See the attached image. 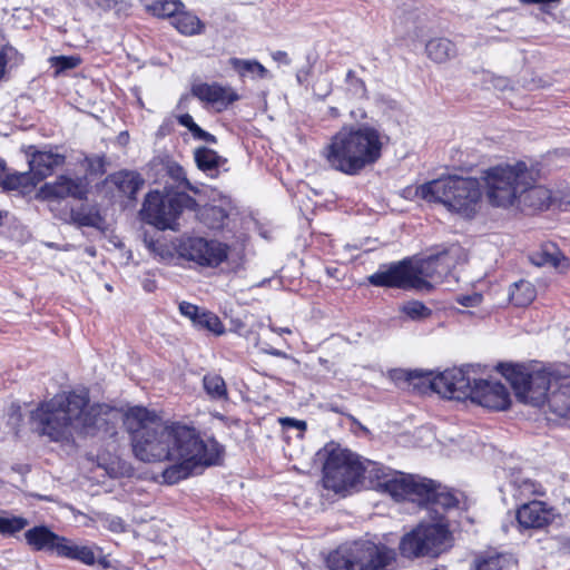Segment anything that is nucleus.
<instances>
[{
	"instance_id": "obj_1",
	"label": "nucleus",
	"mask_w": 570,
	"mask_h": 570,
	"mask_svg": "<svg viewBox=\"0 0 570 570\" xmlns=\"http://www.w3.org/2000/svg\"><path fill=\"white\" fill-rule=\"evenodd\" d=\"M88 404L85 391L56 394L30 412V429L39 436L61 443L72 441L76 433L94 434L107 426L111 409L106 404Z\"/></svg>"
},
{
	"instance_id": "obj_2",
	"label": "nucleus",
	"mask_w": 570,
	"mask_h": 570,
	"mask_svg": "<svg viewBox=\"0 0 570 570\" xmlns=\"http://www.w3.org/2000/svg\"><path fill=\"white\" fill-rule=\"evenodd\" d=\"M124 424L130 434L135 456L142 462H161L168 456L178 455V449L185 450L195 444L199 433L179 423L167 424L146 407L129 409Z\"/></svg>"
},
{
	"instance_id": "obj_3",
	"label": "nucleus",
	"mask_w": 570,
	"mask_h": 570,
	"mask_svg": "<svg viewBox=\"0 0 570 570\" xmlns=\"http://www.w3.org/2000/svg\"><path fill=\"white\" fill-rule=\"evenodd\" d=\"M472 365L453 367L432 376V373H424L421 370L411 372H397L394 377L401 376L407 382L415 379L428 382L431 390L443 397L454 400L470 399L483 407L503 411L510 405V394L507 387L500 382L489 380H476L471 376Z\"/></svg>"
},
{
	"instance_id": "obj_4",
	"label": "nucleus",
	"mask_w": 570,
	"mask_h": 570,
	"mask_svg": "<svg viewBox=\"0 0 570 570\" xmlns=\"http://www.w3.org/2000/svg\"><path fill=\"white\" fill-rule=\"evenodd\" d=\"M382 132L367 124L343 126L323 148L328 167L347 176H357L382 157Z\"/></svg>"
},
{
	"instance_id": "obj_5",
	"label": "nucleus",
	"mask_w": 570,
	"mask_h": 570,
	"mask_svg": "<svg viewBox=\"0 0 570 570\" xmlns=\"http://www.w3.org/2000/svg\"><path fill=\"white\" fill-rule=\"evenodd\" d=\"M323 453V485L336 494L346 495L352 490H357L362 479H368L374 489L387 493L383 483L390 473H397L377 462L366 461L363 464L357 455L333 443L327 444Z\"/></svg>"
},
{
	"instance_id": "obj_6",
	"label": "nucleus",
	"mask_w": 570,
	"mask_h": 570,
	"mask_svg": "<svg viewBox=\"0 0 570 570\" xmlns=\"http://www.w3.org/2000/svg\"><path fill=\"white\" fill-rule=\"evenodd\" d=\"M383 485L395 501L406 500L429 509L435 514L433 520H439L440 517L445 520L439 509L445 512L459 505L458 497L448 487L420 475L397 471L390 473Z\"/></svg>"
},
{
	"instance_id": "obj_7",
	"label": "nucleus",
	"mask_w": 570,
	"mask_h": 570,
	"mask_svg": "<svg viewBox=\"0 0 570 570\" xmlns=\"http://www.w3.org/2000/svg\"><path fill=\"white\" fill-rule=\"evenodd\" d=\"M416 194L469 219L476 215L482 199L481 184L476 178L455 175L428 181L417 187Z\"/></svg>"
},
{
	"instance_id": "obj_8",
	"label": "nucleus",
	"mask_w": 570,
	"mask_h": 570,
	"mask_svg": "<svg viewBox=\"0 0 570 570\" xmlns=\"http://www.w3.org/2000/svg\"><path fill=\"white\" fill-rule=\"evenodd\" d=\"M394 561V550L385 544L356 540L332 551L326 564L331 570H387Z\"/></svg>"
},
{
	"instance_id": "obj_9",
	"label": "nucleus",
	"mask_w": 570,
	"mask_h": 570,
	"mask_svg": "<svg viewBox=\"0 0 570 570\" xmlns=\"http://www.w3.org/2000/svg\"><path fill=\"white\" fill-rule=\"evenodd\" d=\"M487 197L492 206L507 208L517 202L522 186L533 183V175L522 161L495 166L484 171Z\"/></svg>"
},
{
	"instance_id": "obj_10",
	"label": "nucleus",
	"mask_w": 570,
	"mask_h": 570,
	"mask_svg": "<svg viewBox=\"0 0 570 570\" xmlns=\"http://www.w3.org/2000/svg\"><path fill=\"white\" fill-rule=\"evenodd\" d=\"M167 189V187H165ZM197 202L185 191L166 190L163 195L155 190L147 194L142 209V219L158 229H176L177 219L185 210L196 212Z\"/></svg>"
},
{
	"instance_id": "obj_11",
	"label": "nucleus",
	"mask_w": 570,
	"mask_h": 570,
	"mask_svg": "<svg viewBox=\"0 0 570 570\" xmlns=\"http://www.w3.org/2000/svg\"><path fill=\"white\" fill-rule=\"evenodd\" d=\"M434 523H421L400 542L401 554L405 558L438 557L449 547L451 533L441 517Z\"/></svg>"
},
{
	"instance_id": "obj_12",
	"label": "nucleus",
	"mask_w": 570,
	"mask_h": 570,
	"mask_svg": "<svg viewBox=\"0 0 570 570\" xmlns=\"http://www.w3.org/2000/svg\"><path fill=\"white\" fill-rule=\"evenodd\" d=\"M178 455L165 459V461L174 462L163 472V478L168 484H175L188 478L197 466L216 464L219 458L217 442H205L200 435L195 438L194 445H188L186 450L183 448L181 451L178 449Z\"/></svg>"
},
{
	"instance_id": "obj_13",
	"label": "nucleus",
	"mask_w": 570,
	"mask_h": 570,
	"mask_svg": "<svg viewBox=\"0 0 570 570\" xmlns=\"http://www.w3.org/2000/svg\"><path fill=\"white\" fill-rule=\"evenodd\" d=\"M175 248L179 257L200 266L216 267L228 256L226 245L204 237H181Z\"/></svg>"
},
{
	"instance_id": "obj_14",
	"label": "nucleus",
	"mask_w": 570,
	"mask_h": 570,
	"mask_svg": "<svg viewBox=\"0 0 570 570\" xmlns=\"http://www.w3.org/2000/svg\"><path fill=\"white\" fill-rule=\"evenodd\" d=\"M367 282L376 287L416 291L417 287L425 285L415 276L413 262L410 258L381 265L377 272L367 277Z\"/></svg>"
},
{
	"instance_id": "obj_15",
	"label": "nucleus",
	"mask_w": 570,
	"mask_h": 570,
	"mask_svg": "<svg viewBox=\"0 0 570 570\" xmlns=\"http://www.w3.org/2000/svg\"><path fill=\"white\" fill-rule=\"evenodd\" d=\"M529 399L528 403L533 406H542L548 402L551 406L557 407L559 402H563L561 409H556L560 413L570 410V385H561L560 389L552 394L550 390V375L546 371L532 372L529 380Z\"/></svg>"
},
{
	"instance_id": "obj_16",
	"label": "nucleus",
	"mask_w": 570,
	"mask_h": 570,
	"mask_svg": "<svg viewBox=\"0 0 570 570\" xmlns=\"http://www.w3.org/2000/svg\"><path fill=\"white\" fill-rule=\"evenodd\" d=\"M88 188L85 178L59 176L53 183H47L40 188L43 199H65L72 197L82 200L87 197Z\"/></svg>"
},
{
	"instance_id": "obj_17",
	"label": "nucleus",
	"mask_w": 570,
	"mask_h": 570,
	"mask_svg": "<svg viewBox=\"0 0 570 570\" xmlns=\"http://www.w3.org/2000/svg\"><path fill=\"white\" fill-rule=\"evenodd\" d=\"M515 517L521 529H543L553 521L554 513L547 503L533 500L522 504L517 510Z\"/></svg>"
},
{
	"instance_id": "obj_18",
	"label": "nucleus",
	"mask_w": 570,
	"mask_h": 570,
	"mask_svg": "<svg viewBox=\"0 0 570 570\" xmlns=\"http://www.w3.org/2000/svg\"><path fill=\"white\" fill-rule=\"evenodd\" d=\"M191 94L200 101L210 104L218 111L226 109L229 105L239 99L238 94L230 87H224L216 82H202L191 87Z\"/></svg>"
},
{
	"instance_id": "obj_19",
	"label": "nucleus",
	"mask_w": 570,
	"mask_h": 570,
	"mask_svg": "<svg viewBox=\"0 0 570 570\" xmlns=\"http://www.w3.org/2000/svg\"><path fill=\"white\" fill-rule=\"evenodd\" d=\"M233 209L232 200L227 197H223L219 205L207 204L199 209L196 208L199 222L214 230L227 226Z\"/></svg>"
},
{
	"instance_id": "obj_20",
	"label": "nucleus",
	"mask_w": 570,
	"mask_h": 570,
	"mask_svg": "<svg viewBox=\"0 0 570 570\" xmlns=\"http://www.w3.org/2000/svg\"><path fill=\"white\" fill-rule=\"evenodd\" d=\"M24 539L36 551L52 552L59 556V547L63 546L66 538L56 534L46 525H37L24 532Z\"/></svg>"
},
{
	"instance_id": "obj_21",
	"label": "nucleus",
	"mask_w": 570,
	"mask_h": 570,
	"mask_svg": "<svg viewBox=\"0 0 570 570\" xmlns=\"http://www.w3.org/2000/svg\"><path fill=\"white\" fill-rule=\"evenodd\" d=\"M518 204L531 212L544 210L550 207L551 190L544 186H532V183L522 186L517 197Z\"/></svg>"
},
{
	"instance_id": "obj_22",
	"label": "nucleus",
	"mask_w": 570,
	"mask_h": 570,
	"mask_svg": "<svg viewBox=\"0 0 570 570\" xmlns=\"http://www.w3.org/2000/svg\"><path fill=\"white\" fill-rule=\"evenodd\" d=\"M63 163V155L52 151H37L29 161L30 174L38 184L50 176L55 168L62 166Z\"/></svg>"
},
{
	"instance_id": "obj_23",
	"label": "nucleus",
	"mask_w": 570,
	"mask_h": 570,
	"mask_svg": "<svg viewBox=\"0 0 570 570\" xmlns=\"http://www.w3.org/2000/svg\"><path fill=\"white\" fill-rule=\"evenodd\" d=\"M498 370L511 384L515 396L524 403H528L529 399V380L531 373L527 372L523 366L501 363L498 365Z\"/></svg>"
},
{
	"instance_id": "obj_24",
	"label": "nucleus",
	"mask_w": 570,
	"mask_h": 570,
	"mask_svg": "<svg viewBox=\"0 0 570 570\" xmlns=\"http://www.w3.org/2000/svg\"><path fill=\"white\" fill-rule=\"evenodd\" d=\"M439 245L435 246L432 252L423 259L417 263H413V271L415 272V276L423 282L425 285L422 287H417V291L421 292H430L432 289V284L428 281L440 282L444 275H439Z\"/></svg>"
},
{
	"instance_id": "obj_25",
	"label": "nucleus",
	"mask_w": 570,
	"mask_h": 570,
	"mask_svg": "<svg viewBox=\"0 0 570 570\" xmlns=\"http://www.w3.org/2000/svg\"><path fill=\"white\" fill-rule=\"evenodd\" d=\"M530 261L535 266H551L561 272L570 266L568 257L554 244H547L530 255Z\"/></svg>"
},
{
	"instance_id": "obj_26",
	"label": "nucleus",
	"mask_w": 570,
	"mask_h": 570,
	"mask_svg": "<svg viewBox=\"0 0 570 570\" xmlns=\"http://www.w3.org/2000/svg\"><path fill=\"white\" fill-rule=\"evenodd\" d=\"M194 160L197 168L210 178H216L219 175L220 167L227 163L226 158L205 146L195 149Z\"/></svg>"
},
{
	"instance_id": "obj_27",
	"label": "nucleus",
	"mask_w": 570,
	"mask_h": 570,
	"mask_svg": "<svg viewBox=\"0 0 570 570\" xmlns=\"http://www.w3.org/2000/svg\"><path fill=\"white\" fill-rule=\"evenodd\" d=\"M109 181L129 199L135 200L137 193L142 188L145 180L140 174L131 170H121L109 176Z\"/></svg>"
},
{
	"instance_id": "obj_28",
	"label": "nucleus",
	"mask_w": 570,
	"mask_h": 570,
	"mask_svg": "<svg viewBox=\"0 0 570 570\" xmlns=\"http://www.w3.org/2000/svg\"><path fill=\"white\" fill-rule=\"evenodd\" d=\"M466 255L459 244L439 245V275H446L461 262H464Z\"/></svg>"
},
{
	"instance_id": "obj_29",
	"label": "nucleus",
	"mask_w": 570,
	"mask_h": 570,
	"mask_svg": "<svg viewBox=\"0 0 570 570\" xmlns=\"http://www.w3.org/2000/svg\"><path fill=\"white\" fill-rule=\"evenodd\" d=\"M59 557L78 560L88 566L95 564L96 561L102 563L104 567L107 566V563L102 561V557H96L95 550L91 547L73 544L68 539H65L63 546L59 547Z\"/></svg>"
},
{
	"instance_id": "obj_30",
	"label": "nucleus",
	"mask_w": 570,
	"mask_h": 570,
	"mask_svg": "<svg viewBox=\"0 0 570 570\" xmlns=\"http://www.w3.org/2000/svg\"><path fill=\"white\" fill-rule=\"evenodd\" d=\"M428 57L434 62L442 63L455 57V45L448 38H433L425 45Z\"/></svg>"
},
{
	"instance_id": "obj_31",
	"label": "nucleus",
	"mask_w": 570,
	"mask_h": 570,
	"mask_svg": "<svg viewBox=\"0 0 570 570\" xmlns=\"http://www.w3.org/2000/svg\"><path fill=\"white\" fill-rule=\"evenodd\" d=\"M537 296L533 284L525 279L513 283L510 287L509 297L515 306H528Z\"/></svg>"
},
{
	"instance_id": "obj_32",
	"label": "nucleus",
	"mask_w": 570,
	"mask_h": 570,
	"mask_svg": "<svg viewBox=\"0 0 570 570\" xmlns=\"http://www.w3.org/2000/svg\"><path fill=\"white\" fill-rule=\"evenodd\" d=\"M146 10L158 18H174L184 3L180 0H142Z\"/></svg>"
},
{
	"instance_id": "obj_33",
	"label": "nucleus",
	"mask_w": 570,
	"mask_h": 570,
	"mask_svg": "<svg viewBox=\"0 0 570 570\" xmlns=\"http://www.w3.org/2000/svg\"><path fill=\"white\" fill-rule=\"evenodd\" d=\"M173 24L181 35L185 36L198 35L204 29V23L197 16L183 11V9H180L173 18Z\"/></svg>"
},
{
	"instance_id": "obj_34",
	"label": "nucleus",
	"mask_w": 570,
	"mask_h": 570,
	"mask_svg": "<svg viewBox=\"0 0 570 570\" xmlns=\"http://www.w3.org/2000/svg\"><path fill=\"white\" fill-rule=\"evenodd\" d=\"M203 387L207 396L213 401H227L228 392L224 379L216 373L205 374Z\"/></svg>"
},
{
	"instance_id": "obj_35",
	"label": "nucleus",
	"mask_w": 570,
	"mask_h": 570,
	"mask_svg": "<svg viewBox=\"0 0 570 570\" xmlns=\"http://www.w3.org/2000/svg\"><path fill=\"white\" fill-rule=\"evenodd\" d=\"M229 63L240 77L253 76L263 79L268 75V70L256 60L232 58Z\"/></svg>"
},
{
	"instance_id": "obj_36",
	"label": "nucleus",
	"mask_w": 570,
	"mask_h": 570,
	"mask_svg": "<svg viewBox=\"0 0 570 570\" xmlns=\"http://www.w3.org/2000/svg\"><path fill=\"white\" fill-rule=\"evenodd\" d=\"M37 181L33 180L30 173H7L3 181L1 183V187L8 190L16 189H28L35 187Z\"/></svg>"
},
{
	"instance_id": "obj_37",
	"label": "nucleus",
	"mask_w": 570,
	"mask_h": 570,
	"mask_svg": "<svg viewBox=\"0 0 570 570\" xmlns=\"http://www.w3.org/2000/svg\"><path fill=\"white\" fill-rule=\"evenodd\" d=\"M195 326L199 330H207L216 335H222L225 332V326L220 318L215 313L206 309L202 311Z\"/></svg>"
},
{
	"instance_id": "obj_38",
	"label": "nucleus",
	"mask_w": 570,
	"mask_h": 570,
	"mask_svg": "<svg viewBox=\"0 0 570 570\" xmlns=\"http://www.w3.org/2000/svg\"><path fill=\"white\" fill-rule=\"evenodd\" d=\"M166 174L169 178H171L175 183L178 184V187L184 186L186 189L197 193L198 189L193 186L187 179L186 171L176 161H167L165 165Z\"/></svg>"
},
{
	"instance_id": "obj_39",
	"label": "nucleus",
	"mask_w": 570,
	"mask_h": 570,
	"mask_svg": "<svg viewBox=\"0 0 570 570\" xmlns=\"http://www.w3.org/2000/svg\"><path fill=\"white\" fill-rule=\"evenodd\" d=\"M401 312L413 321H421L431 316L432 311L420 301H409L401 307Z\"/></svg>"
},
{
	"instance_id": "obj_40",
	"label": "nucleus",
	"mask_w": 570,
	"mask_h": 570,
	"mask_svg": "<svg viewBox=\"0 0 570 570\" xmlns=\"http://www.w3.org/2000/svg\"><path fill=\"white\" fill-rule=\"evenodd\" d=\"M28 524L29 521L22 517H0V533L6 537H11L23 530Z\"/></svg>"
},
{
	"instance_id": "obj_41",
	"label": "nucleus",
	"mask_w": 570,
	"mask_h": 570,
	"mask_svg": "<svg viewBox=\"0 0 570 570\" xmlns=\"http://www.w3.org/2000/svg\"><path fill=\"white\" fill-rule=\"evenodd\" d=\"M508 559L503 554L493 553L475 561L474 570H503Z\"/></svg>"
},
{
	"instance_id": "obj_42",
	"label": "nucleus",
	"mask_w": 570,
	"mask_h": 570,
	"mask_svg": "<svg viewBox=\"0 0 570 570\" xmlns=\"http://www.w3.org/2000/svg\"><path fill=\"white\" fill-rule=\"evenodd\" d=\"M51 67L56 69V73L75 69L81 62L78 56H55L49 59Z\"/></svg>"
},
{
	"instance_id": "obj_43",
	"label": "nucleus",
	"mask_w": 570,
	"mask_h": 570,
	"mask_svg": "<svg viewBox=\"0 0 570 570\" xmlns=\"http://www.w3.org/2000/svg\"><path fill=\"white\" fill-rule=\"evenodd\" d=\"M346 88L353 98L362 99L366 98V87L361 78L355 76L353 70H348L346 73Z\"/></svg>"
},
{
	"instance_id": "obj_44",
	"label": "nucleus",
	"mask_w": 570,
	"mask_h": 570,
	"mask_svg": "<svg viewBox=\"0 0 570 570\" xmlns=\"http://www.w3.org/2000/svg\"><path fill=\"white\" fill-rule=\"evenodd\" d=\"M203 309L204 308L188 302H181L179 304V312L185 317H188L193 322L194 326L196 325Z\"/></svg>"
},
{
	"instance_id": "obj_45",
	"label": "nucleus",
	"mask_w": 570,
	"mask_h": 570,
	"mask_svg": "<svg viewBox=\"0 0 570 570\" xmlns=\"http://www.w3.org/2000/svg\"><path fill=\"white\" fill-rule=\"evenodd\" d=\"M193 137L197 140H204L208 144H217V138L210 132L200 128L197 124L189 130Z\"/></svg>"
},
{
	"instance_id": "obj_46",
	"label": "nucleus",
	"mask_w": 570,
	"mask_h": 570,
	"mask_svg": "<svg viewBox=\"0 0 570 570\" xmlns=\"http://www.w3.org/2000/svg\"><path fill=\"white\" fill-rule=\"evenodd\" d=\"M456 302L465 307H474L481 304L482 296L480 294L460 295L458 296Z\"/></svg>"
},
{
	"instance_id": "obj_47",
	"label": "nucleus",
	"mask_w": 570,
	"mask_h": 570,
	"mask_svg": "<svg viewBox=\"0 0 570 570\" xmlns=\"http://www.w3.org/2000/svg\"><path fill=\"white\" fill-rule=\"evenodd\" d=\"M279 423L284 429H297L301 433L306 430V422L293 417H281Z\"/></svg>"
},
{
	"instance_id": "obj_48",
	"label": "nucleus",
	"mask_w": 570,
	"mask_h": 570,
	"mask_svg": "<svg viewBox=\"0 0 570 570\" xmlns=\"http://www.w3.org/2000/svg\"><path fill=\"white\" fill-rule=\"evenodd\" d=\"M177 121L179 125L186 127L188 130H190L196 122L194 121L193 117L189 114H183L177 117Z\"/></svg>"
},
{
	"instance_id": "obj_49",
	"label": "nucleus",
	"mask_w": 570,
	"mask_h": 570,
	"mask_svg": "<svg viewBox=\"0 0 570 570\" xmlns=\"http://www.w3.org/2000/svg\"><path fill=\"white\" fill-rule=\"evenodd\" d=\"M12 50V48H4L0 51V80L4 75V69L7 65V51Z\"/></svg>"
},
{
	"instance_id": "obj_50",
	"label": "nucleus",
	"mask_w": 570,
	"mask_h": 570,
	"mask_svg": "<svg viewBox=\"0 0 570 570\" xmlns=\"http://www.w3.org/2000/svg\"><path fill=\"white\" fill-rule=\"evenodd\" d=\"M109 529L115 531V532L122 531L124 530V522H122V520L120 518H118V517L111 518V520L109 522Z\"/></svg>"
},
{
	"instance_id": "obj_51",
	"label": "nucleus",
	"mask_w": 570,
	"mask_h": 570,
	"mask_svg": "<svg viewBox=\"0 0 570 570\" xmlns=\"http://www.w3.org/2000/svg\"><path fill=\"white\" fill-rule=\"evenodd\" d=\"M273 59L275 61H278V62H282L284 65H289L291 63V59L288 58V55L285 52V51H276L273 53Z\"/></svg>"
},
{
	"instance_id": "obj_52",
	"label": "nucleus",
	"mask_w": 570,
	"mask_h": 570,
	"mask_svg": "<svg viewBox=\"0 0 570 570\" xmlns=\"http://www.w3.org/2000/svg\"><path fill=\"white\" fill-rule=\"evenodd\" d=\"M157 285H156V282L151 278H145L142 281V288L148 292V293H151L156 289Z\"/></svg>"
},
{
	"instance_id": "obj_53",
	"label": "nucleus",
	"mask_w": 570,
	"mask_h": 570,
	"mask_svg": "<svg viewBox=\"0 0 570 570\" xmlns=\"http://www.w3.org/2000/svg\"><path fill=\"white\" fill-rule=\"evenodd\" d=\"M10 420H16L17 423L20 422L21 413H20V406L19 405L11 407Z\"/></svg>"
},
{
	"instance_id": "obj_54",
	"label": "nucleus",
	"mask_w": 570,
	"mask_h": 570,
	"mask_svg": "<svg viewBox=\"0 0 570 570\" xmlns=\"http://www.w3.org/2000/svg\"><path fill=\"white\" fill-rule=\"evenodd\" d=\"M79 222L83 226H94L95 225L91 216H89V215L81 217Z\"/></svg>"
},
{
	"instance_id": "obj_55",
	"label": "nucleus",
	"mask_w": 570,
	"mask_h": 570,
	"mask_svg": "<svg viewBox=\"0 0 570 570\" xmlns=\"http://www.w3.org/2000/svg\"><path fill=\"white\" fill-rule=\"evenodd\" d=\"M524 485L527 487V489L531 490L532 492H535V490L532 489L534 488V483H532L531 481H524Z\"/></svg>"
},
{
	"instance_id": "obj_56",
	"label": "nucleus",
	"mask_w": 570,
	"mask_h": 570,
	"mask_svg": "<svg viewBox=\"0 0 570 570\" xmlns=\"http://www.w3.org/2000/svg\"><path fill=\"white\" fill-rule=\"evenodd\" d=\"M271 353H272V355H275V356H284V357L286 356L285 353H283V352H281L278 350H274Z\"/></svg>"
},
{
	"instance_id": "obj_57",
	"label": "nucleus",
	"mask_w": 570,
	"mask_h": 570,
	"mask_svg": "<svg viewBox=\"0 0 570 570\" xmlns=\"http://www.w3.org/2000/svg\"><path fill=\"white\" fill-rule=\"evenodd\" d=\"M3 213L0 210V226L2 225Z\"/></svg>"
},
{
	"instance_id": "obj_58",
	"label": "nucleus",
	"mask_w": 570,
	"mask_h": 570,
	"mask_svg": "<svg viewBox=\"0 0 570 570\" xmlns=\"http://www.w3.org/2000/svg\"><path fill=\"white\" fill-rule=\"evenodd\" d=\"M281 332L282 333H291V331L288 328H281Z\"/></svg>"
}]
</instances>
